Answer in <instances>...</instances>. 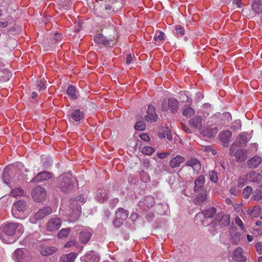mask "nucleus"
<instances>
[{"label":"nucleus","mask_w":262,"mask_h":262,"mask_svg":"<svg viewBox=\"0 0 262 262\" xmlns=\"http://www.w3.org/2000/svg\"><path fill=\"white\" fill-rule=\"evenodd\" d=\"M52 177V173L50 172L43 171L40 173H39L37 176L34 177L32 180L31 182H40L42 181H46L49 180Z\"/></svg>","instance_id":"dca6fc26"},{"label":"nucleus","mask_w":262,"mask_h":262,"mask_svg":"<svg viewBox=\"0 0 262 262\" xmlns=\"http://www.w3.org/2000/svg\"><path fill=\"white\" fill-rule=\"evenodd\" d=\"M84 261V262H98L99 257L93 252L90 251L85 255Z\"/></svg>","instance_id":"393cba45"},{"label":"nucleus","mask_w":262,"mask_h":262,"mask_svg":"<svg viewBox=\"0 0 262 262\" xmlns=\"http://www.w3.org/2000/svg\"><path fill=\"white\" fill-rule=\"evenodd\" d=\"M181 125L183 129L187 133H190L191 131L189 128L184 123H181Z\"/></svg>","instance_id":"680f3d73"},{"label":"nucleus","mask_w":262,"mask_h":262,"mask_svg":"<svg viewBox=\"0 0 262 262\" xmlns=\"http://www.w3.org/2000/svg\"><path fill=\"white\" fill-rule=\"evenodd\" d=\"M27 208L26 203L24 200H20L14 203L12 207V213L15 218H19L18 212H23Z\"/></svg>","instance_id":"6e6552de"},{"label":"nucleus","mask_w":262,"mask_h":262,"mask_svg":"<svg viewBox=\"0 0 262 262\" xmlns=\"http://www.w3.org/2000/svg\"><path fill=\"white\" fill-rule=\"evenodd\" d=\"M104 9L105 10H108V11H110V12L108 13V14H113L114 13V10H112V5H110L109 4H105L104 5Z\"/></svg>","instance_id":"6e6d98bb"},{"label":"nucleus","mask_w":262,"mask_h":262,"mask_svg":"<svg viewBox=\"0 0 262 262\" xmlns=\"http://www.w3.org/2000/svg\"><path fill=\"white\" fill-rule=\"evenodd\" d=\"M61 182L59 188L63 192H69L74 188L73 180L72 178L63 176L60 178Z\"/></svg>","instance_id":"423d86ee"},{"label":"nucleus","mask_w":262,"mask_h":262,"mask_svg":"<svg viewBox=\"0 0 262 262\" xmlns=\"http://www.w3.org/2000/svg\"><path fill=\"white\" fill-rule=\"evenodd\" d=\"M230 224V216L228 214H224L222 215L221 219L219 220V224L221 227H224L228 226Z\"/></svg>","instance_id":"a878e982"},{"label":"nucleus","mask_w":262,"mask_h":262,"mask_svg":"<svg viewBox=\"0 0 262 262\" xmlns=\"http://www.w3.org/2000/svg\"><path fill=\"white\" fill-rule=\"evenodd\" d=\"M57 251V248L54 246L43 247L40 249V253L43 256H48L54 253Z\"/></svg>","instance_id":"4be33fe9"},{"label":"nucleus","mask_w":262,"mask_h":262,"mask_svg":"<svg viewBox=\"0 0 262 262\" xmlns=\"http://www.w3.org/2000/svg\"><path fill=\"white\" fill-rule=\"evenodd\" d=\"M52 212V209L50 207H46L39 209L35 214V218L37 220L40 219Z\"/></svg>","instance_id":"412c9836"},{"label":"nucleus","mask_w":262,"mask_h":262,"mask_svg":"<svg viewBox=\"0 0 262 262\" xmlns=\"http://www.w3.org/2000/svg\"><path fill=\"white\" fill-rule=\"evenodd\" d=\"M32 198L34 201L40 202L45 200L47 193L45 189L41 187L38 186L33 189L31 192Z\"/></svg>","instance_id":"1a4fd4ad"},{"label":"nucleus","mask_w":262,"mask_h":262,"mask_svg":"<svg viewBox=\"0 0 262 262\" xmlns=\"http://www.w3.org/2000/svg\"><path fill=\"white\" fill-rule=\"evenodd\" d=\"M97 197L100 202H103L106 200L108 197V194L105 190L97 191Z\"/></svg>","instance_id":"473e14b6"},{"label":"nucleus","mask_w":262,"mask_h":262,"mask_svg":"<svg viewBox=\"0 0 262 262\" xmlns=\"http://www.w3.org/2000/svg\"><path fill=\"white\" fill-rule=\"evenodd\" d=\"M51 161L49 160L45 161L43 163V167L45 169H49L51 167Z\"/></svg>","instance_id":"13d9d810"},{"label":"nucleus","mask_w":262,"mask_h":262,"mask_svg":"<svg viewBox=\"0 0 262 262\" xmlns=\"http://www.w3.org/2000/svg\"><path fill=\"white\" fill-rule=\"evenodd\" d=\"M207 199V195L205 192L199 194L195 199L194 203L195 204H200L204 202Z\"/></svg>","instance_id":"4c0bfd02"},{"label":"nucleus","mask_w":262,"mask_h":262,"mask_svg":"<svg viewBox=\"0 0 262 262\" xmlns=\"http://www.w3.org/2000/svg\"><path fill=\"white\" fill-rule=\"evenodd\" d=\"M155 151L154 148L151 146H144L141 149V152L144 155H151Z\"/></svg>","instance_id":"58836bf2"},{"label":"nucleus","mask_w":262,"mask_h":262,"mask_svg":"<svg viewBox=\"0 0 262 262\" xmlns=\"http://www.w3.org/2000/svg\"><path fill=\"white\" fill-rule=\"evenodd\" d=\"M233 259L237 262H245L247 258L244 255V250L241 247L236 248L233 253Z\"/></svg>","instance_id":"f8f14e48"},{"label":"nucleus","mask_w":262,"mask_h":262,"mask_svg":"<svg viewBox=\"0 0 262 262\" xmlns=\"http://www.w3.org/2000/svg\"><path fill=\"white\" fill-rule=\"evenodd\" d=\"M164 33L162 31L156 32L154 39L155 41H161L164 39Z\"/></svg>","instance_id":"a18cd8bd"},{"label":"nucleus","mask_w":262,"mask_h":262,"mask_svg":"<svg viewBox=\"0 0 262 262\" xmlns=\"http://www.w3.org/2000/svg\"><path fill=\"white\" fill-rule=\"evenodd\" d=\"M128 211L122 208L118 209L116 212V216L122 220H125L128 216Z\"/></svg>","instance_id":"cd10ccee"},{"label":"nucleus","mask_w":262,"mask_h":262,"mask_svg":"<svg viewBox=\"0 0 262 262\" xmlns=\"http://www.w3.org/2000/svg\"><path fill=\"white\" fill-rule=\"evenodd\" d=\"M77 255L74 252L62 255L60 259V262H74Z\"/></svg>","instance_id":"bb28decb"},{"label":"nucleus","mask_w":262,"mask_h":262,"mask_svg":"<svg viewBox=\"0 0 262 262\" xmlns=\"http://www.w3.org/2000/svg\"><path fill=\"white\" fill-rule=\"evenodd\" d=\"M194 114V110L191 107L185 105L184 106L182 111V114L183 116H185L187 118H190Z\"/></svg>","instance_id":"2f4dec72"},{"label":"nucleus","mask_w":262,"mask_h":262,"mask_svg":"<svg viewBox=\"0 0 262 262\" xmlns=\"http://www.w3.org/2000/svg\"><path fill=\"white\" fill-rule=\"evenodd\" d=\"M209 177L211 181L213 183H216L218 181L217 173L215 170H212L209 172Z\"/></svg>","instance_id":"c03bdc74"},{"label":"nucleus","mask_w":262,"mask_h":262,"mask_svg":"<svg viewBox=\"0 0 262 262\" xmlns=\"http://www.w3.org/2000/svg\"><path fill=\"white\" fill-rule=\"evenodd\" d=\"M135 129L138 130H143L145 129L146 125L143 121H139L136 123Z\"/></svg>","instance_id":"09e8293b"},{"label":"nucleus","mask_w":262,"mask_h":262,"mask_svg":"<svg viewBox=\"0 0 262 262\" xmlns=\"http://www.w3.org/2000/svg\"><path fill=\"white\" fill-rule=\"evenodd\" d=\"M75 242L74 241H69L68 242H67L66 244H65V246L64 247L66 248H68V247H70L71 246H73L75 245Z\"/></svg>","instance_id":"e2e57ef3"},{"label":"nucleus","mask_w":262,"mask_h":262,"mask_svg":"<svg viewBox=\"0 0 262 262\" xmlns=\"http://www.w3.org/2000/svg\"><path fill=\"white\" fill-rule=\"evenodd\" d=\"M145 203L148 207H152L154 204V199L152 196H148L145 199Z\"/></svg>","instance_id":"8fccbe9b"},{"label":"nucleus","mask_w":262,"mask_h":262,"mask_svg":"<svg viewBox=\"0 0 262 262\" xmlns=\"http://www.w3.org/2000/svg\"><path fill=\"white\" fill-rule=\"evenodd\" d=\"M132 60V55L130 54L127 55V56L126 57V63L127 64H130L131 63Z\"/></svg>","instance_id":"69168bd1"},{"label":"nucleus","mask_w":262,"mask_h":262,"mask_svg":"<svg viewBox=\"0 0 262 262\" xmlns=\"http://www.w3.org/2000/svg\"><path fill=\"white\" fill-rule=\"evenodd\" d=\"M223 116H224L225 118H227L228 121L231 120V116L229 113L226 112L225 113H224L223 114Z\"/></svg>","instance_id":"338daca9"},{"label":"nucleus","mask_w":262,"mask_h":262,"mask_svg":"<svg viewBox=\"0 0 262 262\" xmlns=\"http://www.w3.org/2000/svg\"><path fill=\"white\" fill-rule=\"evenodd\" d=\"M118 202H119L118 199L115 198L111 201V202L110 203V205L112 206V207H114L118 203Z\"/></svg>","instance_id":"052dcab7"},{"label":"nucleus","mask_w":262,"mask_h":262,"mask_svg":"<svg viewBox=\"0 0 262 262\" xmlns=\"http://www.w3.org/2000/svg\"><path fill=\"white\" fill-rule=\"evenodd\" d=\"M252 188L250 186H247L244 189L243 191V195L245 199H248L252 193Z\"/></svg>","instance_id":"ea45409f"},{"label":"nucleus","mask_w":262,"mask_h":262,"mask_svg":"<svg viewBox=\"0 0 262 262\" xmlns=\"http://www.w3.org/2000/svg\"><path fill=\"white\" fill-rule=\"evenodd\" d=\"M67 92L68 95L73 99H76L78 97V93L76 92L75 86L73 85L69 86Z\"/></svg>","instance_id":"f704fd0d"},{"label":"nucleus","mask_w":262,"mask_h":262,"mask_svg":"<svg viewBox=\"0 0 262 262\" xmlns=\"http://www.w3.org/2000/svg\"><path fill=\"white\" fill-rule=\"evenodd\" d=\"M16 229L19 234L24 231L23 226L20 224L10 223L6 224L4 227L3 231L0 232L1 239L6 244L13 243L16 239L14 236Z\"/></svg>","instance_id":"f257e3e1"},{"label":"nucleus","mask_w":262,"mask_h":262,"mask_svg":"<svg viewBox=\"0 0 262 262\" xmlns=\"http://www.w3.org/2000/svg\"><path fill=\"white\" fill-rule=\"evenodd\" d=\"M36 85L39 91H43L46 89V83L42 80H38L36 81Z\"/></svg>","instance_id":"de8ad7c7"},{"label":"nucleus","mask_w":262,"mask_h":262,"mask_svg":"<svg viewBox=\"0 0 262 262\" xmlns=\"http://www.w3.org/2000/svg\"><path fill=\"white\" fill-rule=\"evenodd\" d=\"M232 136V133L230 130H224L220 134V139L221 142L224 144L225 147H227L228 142Z\"/></svg>","instance_id":"f3484780"},{"label":"nucleus","mask_w":262,"mask_h":262,"mask_svg":"<svg viewBox=\"0 0 262 262\" xmlns=\"http://www.w3.org/2000/svg\"><path fill=\"white\" fill-rule=\"evenodd\" d=\"M70 116L73 120L77 122L80 121L84 118V114L79 109H76L71 112Z\"/></svg>","instance_id":"5701e85b"},{"label":"nucleus","mask_w":262,"mask_h":262,"mask_svg":"<svg viewBox=\"0 0 262 262\" xmlns=\"http://www.w3.org/2000/svg\"><path fill=\"white\" fill-rule=\"evenodd\" d=\"M229 236L230 243L234 245H238L243 239L238 229L234 226H231L229 228Z\"/></svg>","instance_id":"0eeeda50"},{"label":"nucleus","mask_w":262,"mask_h":262,"mask_svg":"<svg viewBox=\"0 0 262 262\" xmlns=\"http://www.w3.org/2000/svg\"><path fill=\"white\" fill-rule=\"evenodd\" d=\"M179 107V103L178 101L173 97L164 99L161 108L164 112H170L171 113L175 114L178 112Z\"/></svg>","instance_id":"39448f33"},{"label":"nucleus","mask_w":262,"mask_h":262,"mask_svg":"<svg viewBox=\"0 0 262 262\" xmlns=\"http://www.w3.org/2000/svg\"><path fill=\"white\" fill-rule=\"evenodd\" d=\"M185 166L191 167L193 171L198 172L201 168V164L198 160L193 158L187 161Z\"/></svg>","instance_id":"a211bd4d"},{"label":"nucleus","mask_w":262,"mask_h":262,"mask_svg":"<svg viewBox=\"0 0 262 262\" xmlns=\"http://www.w3.org/2000/svg\"><path fill=\"white\" fill-rule=\"evenodd\" d=\"M24 191L21 188H18L12 190L11 194L13 197L21 196L24 194Z\"/></svg>","instance_id":"a19ab883"},{"label":"nucleus","mask_w":262,"mask_h":262,"mask_svg":"<svg viewBox=\"0 0 262 262\" xmlns=\"http://www.w3.org/2000/svg\"><path fill=\"white\" fill-rule=\"evenodd\" d=\"M205 179L204 176L201 175L194 181V191L197 192L201 190L204 185Z\"/></svg>","instance_id":"6ab92c4d"},{"label":"nucleus","mask_w":262,"mask_h":262,"mask_svg":"<svg viewBox=\"0 0 262 262\" xmlns=\"http://www.w3.org/2000/svg\"><path fill=\"white\" fill-rule=\"evenodd\" d=\"M140 179L143 183H146L150 182V177L147 172L144 170H142L140 172Z\"/></svg>","instance_id":"e433bc0d"},{"label":"nucleus","mask_w":262,"mask_h":262,"mask_svg":"<svg viewBox=\"0 0 262 262\" xmlns=\"http://www.w3.org/2000/svg\"><path fill=\"white\" fill-rule=\"evenodd\" d=\"M122 221L120 218L117 217L116 216L115 220L113 222V224L116 227H119L122 224Z\"/></svg>","instance_id":"864d4df0"},{"label":"nucleus","mask_w":262,"mask_h":262,"mask_svg":"<svg viewBox=\"0 0 262 262\" xmlns=\"http://www.w3.org/2000/svg\"><path fill=\"white\" fill-rule=\"evenodd\" d=\"M255 248L257 252L261 254H262V242H259L255 244Z\"/></svg>","instance_id":"5fc2aeb1"},{"label":"nucleus","mask_w":262,"mask_h":262,"mask_svg":"<svg viewBox=\"0 0 262 262\" xmlns=\"http://www.w3.org/2000/svg\"><path fill=\"white\" fill-rule=\"evenodd\" d=\"M185 161V159L184 157L181 155H177L171 159L169 161V165L172 168L179 167Z\"/></svg>","instance_id":"2eb2a0df"},{"label":"nucleus","mask_w":262,"mask_h":262,"mask_svg":"<svg viewBox=\"0 0 262 262\" xmlns=\"http://www.w3.org/2000/svg\"><path fill=\"white\" fill-rule=\"evenodd\" d=\"M62 39V37L61 34L58 33L57 32L55 33L53 37V41H54V43H57L58 42L61 41Z\"/></svg>","instance_id":"3c124183"},{"label":"nucleus","mask_w":262,"mask_h":262,"mask_svg":"<svg viewBox=\"0 0 262 262\" xmlns=\"http://www.w3.org/2000/svg\"><path fill=\"white\" fill-rule=\"evenodd\" d=\"M235 223H236V224L237 225H238L239 227L241 228L242 230L243 231L246 232V228L244 225V224H243L242 221L241 220V219L239 218V216H237L235 217Z\"/></svg>","instance_id":"49530a36"},{"label":"nucleus","mask_w":262,"mask_h":262,"mask_svg":"<svg viewBox=\"0 0 262 262\" xmlns=\"http://www.w3.org/2000/svg\"><path fill=\"white\" fill-rule=\"evenodd\" d=\"M158 156L160 159H164L166 158L167 156L170 155L169 152H159L157 154Z\"/></svg>","instance_id":"4d7b16f0"},{"label":"nucleus","mask_w":262,"mask_h":262,"mask_svg":"<svg viewBox=\"0 0 262 262\" xmlns=\"http://www.w3.org/2000/svg\"><path fill=\"white\" fill-rule=\"evenodd\" d=\"M140 138L142 140H144V141H148V140L149 139V137H148V136L146 134H142L141 136H140Z\"/></svg>","instance_id":"0e129e2a"},{"label":"nucleus","mask_w":262,"mask_h":262,"mask_svg":"<svg viewBox=\"0 0 262 262\" xmlns=\"http://www.w3.org/2000/svg\"><path fill=\"white\" fill-rule=\"evenodd\" d=\"M203 121L201 116H195L189 121V123L192 127L201 130Z\"/></svg>","instance_id":"ddd939ff"},{"label":"nucleus","mask_w":262,"mask_h":262,"mask_svg":"<svg viewBox=\"0 0 262 262\" xmlns=\"http://www.w3.org/2000/svg\"><path fill=\"white\" fill-rule=\"evenodd\" d=\"M262 159L259 156H254L247 161V165L251 168H255L260 164Z\"/></svg>","instance_id":"aec40b11"},{"label":"nucleus","mask_w":262,"mask_h":262,"mask_svg":"<svg viewBox=\"0 0 262 262\" xmlns=\"http://www.w3.org/2000/svg\"><path fill=\"white\" fill-rule=\"evenodd\" d=\"M261 176L260 173H257L255 171H252L250 172L247 176L248 179L253 182H258V178Z\"/></svg>","instance_id":"c9c22d12"},{"label":"nucleus","mask_w":262,"mask_h":262,"mask_svg":"<svg viewBox=\"0 0 262 262\" xmlns=\"http://www.w3.org/2000/svg\"><path fill=\"white\" fill-rule=\"evenodd\" d=\"M59 5L62 7H65L69 5L71 3L70 0H58Z\"/></svg>","instance_id":"603ef678"},{"label":"nucleus","mask_w":262,"mask_h":262,"mask_svg":"<svg viewBox=\"0 0 262 262\" xmlns=\"http://www.w3.org/2000/svg\"><path fill=\"white\" fill-rule=\"evenodd\" d=\"M201 132H202L203 135L204 136H206L209 138L214 137L217 133V129L216 127L212 128H207L204 130H201Z\"/></svg>","instance_id":"c756f323"},{"label":"nucleus","mask_w":262,"mask_h":262,"mask_svg":"<svg viewBox=\"0 0 262 262\" xmlns=\"http://www.w3.org/2000/svg\"><path fill=\"white\" fill-rule=\"evenodd\" d=\"M247 142L248 139L246 135L242 134L237 137L236 141L234 143L238 144L239 147H241L245 145Z\"/></svg>","instance_id":"72a5a7b5"},{"label":"nucleus","mask_w":262,"mask_h":262,"mask_svg":"<svg viewBox=\"0 0 262 262\" xmlns=\"http://www.w3.org/2000/svg\"><path fill=\"white\" fill-rule=\"evenodd\" d=\"M138 217V214L135 212L132 213L130 215V219L133 221H136Z\"/></svg>","instance_id":"774afa93"},{"label":"nucleus","mask_w":262,"mask_h":262,"mask_svg":"<svg viewBox=\"0 0 262 262\" xmlns=\"http://www.w3.org/2000/svg\"><path fill=\"white\" fill-rule=\"evenodd\" d=\"M84 202L85 198L83 195H80L70 199V202L72 212L70 214L69 220L71 222H75L79 219L81 211L80 204L79 202L83 203Z\"/></svg>","instance_id":"f03ea898"},{"label":"nucleus","mask_w":262,"mask_h":262,"mask_svg":"<svg viewBox=\"0 0 262 262\" xmlns=\"http://www.w3.org/2000/svg\"><path fill=\"white\" fill-rule=\"evenodd\" d=\"M114 37H107L106 36H104L102 34H97L94 39L96 43L98 44H102L103 45H110L112 42L114 41Z\"/></svg>","instance_id":"9b49d317"},{"label":"nucleus","mask_w":262,"mask_h":262,"mask_svg":"<svg viewBox=\"0 0 262 262\" xmlns=\"http://www.w3.org/2000/svg\"><path fill=\"white\" fill-rule=\"evenodd\" d=\"M13 258L16 262H33L31 253L23 249L18 248L14 251Z\"/></svg>","instance_id":"20e7f679"},{"label":"nucleus","mask_w":262,"mask_h":262,"mask_svg":"<svg viewBox=\"0 0 262 262\" xmlns=\"http://www.w3.org/2000/svg\"><path fill=\"white\" fill-rule=\"evenodd\" d=\"M262 199V189L258 188L252 192L251 200L253 201H258Z\"/></svg>","instance_id":"c85d7f7f"},{"label":"nucleus","mask_w":262,"mask_h":262,"mask_svg":"<svg viewBox=\"0 0 262 262\" xmlns=\"http://www.w3.org/2000/svg\"><path fill=\"white\" fill-rule=\"evenodd\" d=\"M61 220L58 217L50 219L47 224V230L53 231L58 229L61 225Z\"/></svg>","instance_id":"9d476101"},{"label":"nucleus","mask_w":262,"mask_h":262,"mask_svg":"<svg viewBox=\"0 0 262 262\" xmlns=\"http://www.w3.org/2000/svg\"><path fill=\"white\" fill-rule=\"evenodd\" d=\"M8 20L2 21L0 20V27L1 28H5L8 26Z\"/></svg>","instance_id":"bf43d9fd"},{"label":"nucleus","mask_w":262,"mask_h":262,"mask_svg":"<svg viewBox=\"0 0 262 262\" xmlns=\"http://www.w3.org/2000/svg\"><path fill=\"white\" fill-rule=\"evenodd\" d=\"M70 232V228H64L61 229L58 233V236L60 238L66 237Z\"/></svg>","instance_id":"37998d69"},{"label":"nucleus","mask_w":262,"mask_h":262,"mask_svg":"<svg viewBox=\"0 0 262 262\" xmlns=\"http://www.w3.org/2000/svg\"><path fill=\"white\" fill-rule=\"evenodd\" d=\"M175 34L178 37H182L185 34L184 29L181 26H176L175 27Z\"/></svg>","instance_id":"79ce46f5"},{"label":"nucleus","mask_w":262,"mask_h":262,"mask_svg":"<svg viewBox=\"0 0 262 262\" xmlns=\"http://www.w3.org/2000/svg\"><path fill=\"white\" fill-rule=\"evenodd\" d=\"M92 235L91 232L88 230L84 229L80 232L79 239L83 244L87 243Z\"/></svg>","instance_id":"b1692460"},{"label":"nucleus","mask_w":262,"mask_h":262,"mask_svg":"<svg viewBox=\"0 0 262 262\" xmlns=\"http://www.w3.org/2000/svg\"><path fill=\"white\" fill-rule=\"evenodd\" d=\"M229 153L230 156L235 158L237 162H243L247 159L248 151L247 149H242L238 144L233 143L230 146Z\"/></svg>","instance_id":"7ed1b4c3"},{"label":"nucleus","mask_w":262,"mask_h":262,"mask_svg":"<svg viewBox=\"0 0 262 262\" xmlns=\"http://www.w3.org/2000/svg\"><path fill=\"white\" fill-rule=\"evenodd\" d=\"M216 209L214 207H210L202 211L205 218H211L216 213Z\"/></svg>","instance_id":"7c9ffc66"},{"label":"nucleus","mask_w":262,"mask_h":262,"mask_svg":"<svg viewBox=\"0 0 262 262\" xmlns=\"http://www.w3.org/2000/svg\"><path fill=\"white\" fill-rule=\"evenodd\" d=\"M157 114L155 112V108L151 105L148 106L147 115L145 116V120L150 122H155L157 120Z\"/></svg>","instance_id":"4468645a"}]
</instances>
